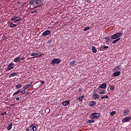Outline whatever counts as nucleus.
<instances>
[{"label": "nucleus", "instance_id": "nucleus-27", "mask_svg": "<svg viewBox=\"0 0 131 131\" xmlns=\"http://www.w3.org/2000/svg\"><path fill=\"white\" fill-rule=\"evenodd\" d=\"M35 1H36V0H31V1L30 2V3H29L30 5H31L32 6V5H33V4H34V3H35Z\"/></svg>", "mask_w": 131, "mask_h": 131}, {"label": "nucleus", "instance_id": "nucleus-32", "mask_svg": "<svg viewBox=\"0 0 131 131\" xmlns=\"http://www.w3.org/2000/svg\"><path fill=\"white\" fill-rule=\"evenodd\" d=\"M20 20H21V18H18L17 19H15L13 22L14 23H16V22H19V21H20Z\"/></svg>", "mask_w": 131, "mask_h": 131}, {"label": "nucleus", "instance_id": "nucleus-8", "mask_svg": "<svg viewBox=\"0 0 131 131\" xmlns=\"http://www.w3.org/2000/svg\"><path fill=\"white\" fill-rule=\"evenodd\" d=\"M36 126H38V125L37 124H36V125H34V124H32L30 127H32V128L31 129V130H33V131H35L36 130Z\"/></svg>", "mask_w": 131, "mask_h": 131}, {"label": "nucleus", "instance_id": "nucleus-33", "mask_svg": "<svg viewBox=\"0 0 131 131\" xmlns=\"http://www.w3.org/2000/svg\"><path fill=\"white\" fill-rule=\"evenodd\" d=\"M91 28L90 27H85L84 29L83 30V31H86V30H89Z\"/></svg>", "mask_w": 131, "mask_h": 131}, {"label": "nucleus", "instance_id": "nucleus-46", "mask_svg": "<svg viewBox=\"0 0 131 131\" xmlns=\"http://www.w3.org/2000/svg\"><path fill=\"white\" fill-rule=\"evenodd\" d=\"M16 92H17V94H19V93L21 92V90H17Z\"/></svg>", "mask_w": 131, "mask_h": 131}, {"label": "nucleus", "instance_id": "nucleus-21", "mask_svg": "<svg viewBox=\"0 0 131 131\" xmlns=\"http://www.w3.org/2000/svg\"><path fill=\"white\" fill-rule=\"evenodd\" d=\"M122 67V66H121V65H119L117 68H115L114 70H116V71L119 70V69H121Z\"/></svg>", "mask_w": 131, "mask_h": 131}, {"label": "nucleus", "instance_id": "nucleus-41", "mask_svg": "<svg viewBox=\"0 0 131 131\" xmlns=\"http://www.w3.org/2000/svg\"><path fill=\"white\" fill-rule=\"evenodd\" d=\"M6 114H7V112H4L2 113V115H3V116H4V115H6Z\"/></svg>", "mask_w": 131, "mask_h": 131}, {"label": "nucleus", "instance_id": "nucleus-24", "mask_svg": "<svg viewBox=\"0 0 131 131\" xmlns=\"http://www.w3.org/2000/svg\"><path fill=\"white\" fill-rule=\"evenodd\" d=\"M92 52L93 53H97V49H96V47H92Z\"/></svg>", "mask_w": 131, "mask_h": 131}, {"label": "nucleus", "instance_id": "nucleus-12", "mask_svg": "<svg viewBox=\"0 0 131 131\" xmlns=\"http://www.w3.org/2000/svg\"><path fill=\"white\" fill-rule=\"evenodd\" d=\"M120 73H121V72L120 71H117V72H114L113 75L114 76H118L119 75H120Z\"/></svg>", "mask_w": 131, "mask_h": 131}, {"label": "nucleus", "instance_id": "nucleus-39", "mask_svg": "<svg viewBox=\"0 0 131 131\" xmlns=\"http://www.w3.org/2000/svg\"><path fill=\"white\" fill-rule=\"evenodd\" d=\"M25 90L24 89V90L20 91V94H24V93H25Z\"/></svg>", "mask_w": 131, "mask_h": 131}, {"label": "nucleus", "instance_id": "nucleus-4", "mask_svg": "<svg viewBox=\"0 0 131 131\" xmlns=\"http://www.w3.org/2000/svg\"><path fill=\"white\" fill-rule=\"evenodd\" d=\"M31 56H35L33 58H37V57H41L42 54L41 53L33 52L31 54Z\"/></svg>", "mask_w": 131, "mask_h": 131}, {"label": "nucleus", "instance_id": "nucleus-11", "mask_svg": "<svg viewBox=\"0 0 131 131\" xmlns=\"http://www.w3.org/2000/svg\"><path fill=\"white\" fill-rule=\"evenodd\" d=\"M129 113H130V110H126L124 111L123 115H124V116H126V115H128V114H129Z\"/></svg>", "mask_w": 131, "mask_h": 131}, {"label": "nucleus", "instance_id": "nucleus-2", "mask_svg": "<svg viewBox=\"0 0 131 131\" xmlns=\"http://www.w3.org/2000/svg\"><path fill=\"white\" fill-rule=\"evenodd\" d=\"M100 116H101L100 113H93L90 115V118H91V119H98L99 118Z\"/></svg>", "mask_w": 131, "mask_h": 131}, {"label": "nucleus", "instance_id": "nucleus-42", "mask_svg": "<svg viewBox=\"0 0 131 131\" xmlns=\"http://www.w3.org/2000/svg\"><path fill=\"white\" fill-rule=\"evenodd\" d=\"M81 91H82V89H79L78 90V91L79 93H80V92H81Z\"/></svg>", "mask_w": 131, "mask_h": 131}, {"label": "nucleus", "instance_id": "nucleus-51", "mask_svg": "<svg viewBox=\"0 0 131 131\" xmlns=\"http://www.w3.org/2000/svg\"><path fill=\"white\" fill-rule=\"evenodd\" d=\"M20 60H25V58L22 57L21 58H20Z\"/></svg>", "mask_w": 131, "mask_h": 131}, {"label": "nucleus", "instance_id": "nucleus-5", "mask_svg": "<svg viewBox=\"0 0 131 131\" xmlns=\"http://www.w3.org/2000/svg\"><path fill=\"white\" fill-rule=\"evenodd\" d=\"M51 31L49 30H47L42 34V35H43V36H47L48 35H49Z\"/></svg>", "mask_w": 131, "mask_h": 131}, {"label": "nucleus", "instance_id": "nucleus-43", "mask_svg": "<svg viewBox=\"0 0 131 131\" xmlns=\"http://www.w3.org/2000/svg\"><path fill=\"white\" fill-rule=\"evenodd\" d=\"M28 85H29V88H30V86H32V82H31V84H28Z\"/></svg>", "mask_w": 131, "mask_h": 131}, {"label": "nucleus", "instance_id": "nucleus-47", "mask_svg": "<svg viewBox=\"0 0 131 131\" xmlns=\"http://www.w3.org/2000/svg\"><path fill=\"white\" fill-rule=\"evenodd\" d=\"M16 92H17V94H19V93L21 92V90H17Z\"/></svg>", "mask_w": 131, "mask_h": 131}, {"label": "nucleus", "instance_id": "nucleus-25", "mask_svg": "<svg viewBox=\"0 0 131 131\" xmlns=\"http://www.w3.org/2000/svg\"><path fill=\"white\" fill-rule=\"evenodd\" d=\"M13 17L11 18V21H14V20H16L18 18V17L16 15H13Z\"/></svg>", "mask_w": 131, "mask_h": 131}, {"label": "nucleus", "instance_id": "nucleus-10", "mask_svg": "<svg viewBox=\"0 0 131 131\" xmlns=\"http://www.w3.org/2000/svg\"><path fill=\"white\" fill-rule=\"evenodd\" d=\"M70 103V100H67V101H63L62 103V105H63V106H68Z\"/></svg>", "mask_w": 131, "mask_h": 131}, {"label": "nucleus", "instance_id": "nucleus-28", "mask_svg": "<svg viewBox=\"0 0 131 131\" xmlns=\"http://www.w3.org/2000/svg\"><path fill=\"white\" fill-rule=\"evenodd\" d=\"M115 114H116V111L112 112L110 113L111 116H113V115H115Z\"/></svg>", "mask_w": 131, "mask_h": 131}, {"label": "nucleus", "instance_id": "nucleus-48", "mask_svg": "<svg viewBox=\"0 0 131 131\" xmlns=\"http://www.w3.org/2000/svg\"><path fill=\"white\" fill-rule=\"evenodd\" d=\"M46 111H48V112H49V111H50V108H46Z\"/></svg>", "mask_w": 131, "mask_h": 131}, {"label": "nucleus", "instance_id": "nucleus-20", "mask_svg": "<svg viewBox=\"0 0 131 131\" xmlns=\"http://www.w3.org/2000/svg\"><path fill=\"white\" fill-rule=\"evenodd\" d=\"M17 26V25L13 24L12 23H10V27H11L12 28H14V27H16Z\"/></svg>", "mask_w": 131, "mask_h": 131}, {"label": "nucleus", "instance_id": "nucleus-6", "mask_svg": "<svg viewBox=\"0 0 131 131\" xmlns=\"http://www.w3.org/2000/svg\"><path fill=\"white\" fill-rule=\"evenodd\" d=\"M12 65H14V63H10L8 66V68L6 70V71H10V70H12V69H14V67L12 66Z\"/></svg>", "mask_w": 131, "mask_h": 131}, {"label": "nucleus", "instance_id": "nucleus-19", "mask_svg": "<svg viewBox=\"0 0 131 131\" xmlns=\"http://www.w3.org/2000/svg\"><path fill=\"white\" fill-rule=\"evenodd\" d=\"M16 75H18V74H17V73H13L9 75V77H10V78L13 77V76H16Z\"/></svg>", "mask_w": 131, "mask_h": 131}, {"label": "nucleus", "instance_id": "nucleus-17", "mask_svg": "<svg viewBox=\"0 0 131 131\" xmlns=\"http://www.w3.org/2000/svg\"><path fill=\"white\" fill-rule=\"evenodd\" d=\"M99 96L98 94H95L93 95V99H94L95 100H96V99H100V98H99Z\"/></svg>", "mask_w": 131, "mask_h": 131}, {"label": "nucleus", "instance_id": "nucleus-22", "mask_svg": "<svg viewBox=\"0 0 131 131\" xmlns=\"http://www.w3.org/2000/svg\"><path fill=\"white\" fill-rule=\"evenodd\" d=\"M83 98H84V95H82L80 97H79L78 100H79V102H82V99H83Z\"/></svg>", "mask_w": 131, "mask_h": 131}, {"label": "nucleus", "instance_id": "nucleus-23", "mask_svg": "<svg viewBox=\"0 0 131 131\" xmlns=\"http://www.w3.org/2000/svg\"><path fill=\"white\" fill-rule=\"evenodd\" d=\"M116 40H114L112 42V43L114 44V43H116V42H117V41H118L119 40H120V39H121V38H118V39H115Z\"/></svg>", "mask_w": 131, "mask_h": 131}, {"label": "nucleus", "instance_id": "nucleus-29", "mask_svg": "<svg viewBox=\"0 0 131 131\" xmlns=\"http://www.w3.org/2000/svg\"><path fill=\"white\" fill-rule=\"evenodd\" d=\"M106 94V91H103L99 93V95H105Z\"/></svg>", "mask_w": 131, "mask_h": 131}, {"label": "nucleus", "instance_id": "nucleus-31", "mask_svg": "<svg viewBox=\"0 0 131 131\" xmlns=\"http://www.w3.org/2000/svg\"><path fill=\"white\" fill-rule=\"evenodd\" d=\"M107 49H109V47H108V46H104L103 49V50H102V51H105V50H107Z\"/></svg>", "mask_w": 131, "mask_h": 131}, {"label": "nucleus", "instance_id": "nucleus-52", "mask_svg": "<svg viewBox=\"0 0 131 131\" xmlns=\"http://www.w3.org/2000/svg\"><path fill=\"white\" fill-rule=\"evenodd\" d=\"M39 6H40V5H39V6H38L35 7L34 8V9H36V8H38V7H39Z\"/></svg>", "mask_w": 131, "mask_h": 131}, {"label": "nucleus", "instance_id": "nucleus-38", "mask_svg": "<svg viewBox=\"0 0 131 131\" xmlns=\"http://www.w3.org/2000/svg\"><path fill=\"white\" fill-rule=\"evenodd\" d=\"M110 90L111 91H113V90H114V86H111Z\"/></svg>", "mask_w": 131, "mask_h": 131}, {"label": "nucleus", "instance_id": "nucleus-50", "mask_svg": "<svg viewBox=\"0 0 131 131\" xmlns=\"http://www.w3.org/2000/svg\"><path fill=\"white\" fill-rule=\"evenodd\" d=\"M41 84H43V83H45V81H41Z\"/></svg>", "mask_w": 131, "mask_h": 131}, {"label": "nucleus", "instance_id": "nucleus-13", "mask_svg": "<svg viewBox=\"0 0 131 131\" xmlns=\"http://www.w3.org/2000/svg\"><path fill=\"white\" fill-rule=\"evenodd\" d=\"M99 88H100V89H106L107 88V84L102 83Z\"/></svg>", "mask_w": 131, "mask_h": 131}, {"label": "nucleus", "instance_id": "nucleus-26", "mask_svg": "<svg viewBox=\"0 0 131 131\" xmlns=\"http://www.w3.org/2000/svg\"><path fill=\"white\" fill-rule=\"evenodd\" d=\"M87 122L88 123H94L95 122V120H93V119H90Z\"/></svg>", "mask_w": 131, "mask_h": 131}, {"label": "nucleus", "instance_id": "nucleus-18", "mask_svg": "<svg viewBox=\"0 0 131 131\" xmlns=\"http://www.w3.org/2000/svg\"><path fill=\"white\" fill-rule=\"evenodd\" d=\"M42 2V0H36L35 4L36 5H40V4H41Z\"/></svg>", "mask_w": 131, "mask_h": 131}, {"label": "nucleus", "instance_id": "nucleus-36", "mask_svg": "<svg viewBox=\"0 0 131 131\" xmlns=\"http://www.w3.org/2000/svg\"><path fill=\"white\" fill-rule=\"evenodd\" d=\"M53 42V40L51 39L48 41L47 43H52Z\"/></svg>", "mask_w": 131, "mask_h": 131}, {"label": "nucleus", "instance_id": "nucleus-16", "mask_svg": "<svg viewBox=\"0 0 131 131\" xmlns=\"http://www.w3.org/2000/svg\"><path fill=\"white\" fill-rule=\"evenodd\" d=\"M20 60H21V58H20L19 57H16L14 59V62H15V63H17V62H19L20 61Z\"/></svg>", "mask_w": 131, "mask_h": 131}, {"label": "nucleus", "instance_id": "nucleus-40", "mask_svg": "<svg viewBox=\"0 0 131 131\" xmlns=\"http://www.w3.org/2000/svg\"><path fill=\"white\" fill-rule=\"evenodd\" d=\"M7 39H8V37L4 36L3 38V40H7Z\"/></svg>", "mask_w": 131, "mask_h": 131}, {"label": "nucleus", "instance_id": "nucleus-35", "mask_svg": "<svg viewBox=\"0 0 131 131\" xmlns=\"http://www.w3.org/2000/svg\"><path fill=\"white\" fill-rule=\"evenodd\" d=\"M28 88H29V85L28 84L27 85L25 86L23 88V89H24V90H26L27 89H28Z\"/></svg>", "mask_w": 131, "mask_h": 131}, {"label": "nucleus", "instance_id": "nucleus-7", "mask_svg": "<svg viewBox=\"0 0 131 131\" xmlns=\"http://www.w3.org/2000/svg\"><path fill=\"white\" fill-rule=\"evenodd\" d=\"M131 119V117H125L122 120V122H128Z\"/></svg>", "mask_w": 131, "mask_h": 131}, {"label": "nucleus", "instance_id": "nucleus-14", "mask_svg": "<svg viewBox=\"0 0 131 131\" xmlns=\"http://www.w3.org/2000/svg\"><path fill=\"white\" fill-rule=\"evenodd\" d=\"M13 126V123H10L8 126L7 127V130H11Z\"/></svg>", "mask_w": 131, "mask_h": 131}, {"label": "nucleus", "instance_id": "nucleus-9", "mask_svg": "<svg viewBox=\"0 0 131 131\" xmlns=\"http://www.w3.org/2000/svg\"><path fill=\"white\" fill-rule=\"evenodd\" d=\"M96 104H97V102H96V101H91L89 102V105L90 107H94V106H95Z\"/></svg>", "mask_w": 131, "mask_h": 131}, {"label": "nucleus", "instance_id": "nucleus-56", "mask_svg": "<svg viewBox=\"0 0 131 131\" xmlns=\"http://www.w3.org/2000/svg\"><path fill=\"white\" fill-rule=\"evenodd\" d=\"M17 4H20V2H17Z\"/></svg>", "mask_w": 131, "mask_h": 131}, {"label": "nucleus", "instance_id": "nucleus-44", "mask_svg": "<svg viewBox=\"0 0 131 131\" xmlns=\"http://www.w3.org/2000/svg\"><path fill=\"white\" fill-rule=\"evenodd\" d=\"M16 92H17V94H19V93L21 92V90H17Z\"/></svg>", "mask_w": 131, "mask_h": 131}, {"label": "nucleus", "instance_id": "nucleus-55", "mask_svg": "<svg viewBox=\"0 0 131 131\" xmlns=\"http://www.w3.org/2000/svg\"><path fill=\"white\" fill-rule=\"evenodd\" d=\"M28 94H29V92H27L26 95H27Z\"/></svg>", "mask_w": 131, "mask_h": 131}, {"label": "nucleus", "instance_id": "nucleus-53", "mask_svg": "<svg viewBox=\"0 0 131 131\" xmlns=\"http://www.w3.org/2000/svg\"><path fill=\"white\" fill-rule=\"evenodd\" d=\"M26 131H29V128H27V129H26Z\"/></svg>", "mask_w": 131, "mask_h": 131}, {"label": "nucleus", "instance_id": "nucleus-30", "mask_svg": "<svg viewBox=\"0 0 131 131\" xmlns=\"http://www.w3.org/2000/svg\"><path fill=\"white\" fill-rule=\"evenodd\" d=\"M102 99H108V96L104 95L103 97H101Z\"/></svg>", "mask_w": 131, "mask_h": 131}, {"label": "nucleus", "instance_id": "nucleus-45", "mask_svg": "<svg viewBox=\"0 0 131 131\" xmlns=\"http://www.w3.org/2000/svg\"><path fill=\"white\" fill-rule=\"evenodd\" d=\"M16 92H17V94H19V93L21 92V90H17Z\"/></svg>", "mask_w": 131, "mask_h": 131}, {"label": "nucleus", "instance_id": "nucleus-34", "mask_svg": "<svg viewBox=\"0 0 131 131\" xmlns=\"http://www.w3.org/2000/svg\"><path fill=\"white\" fill-rule=\"evenodd\" d=\"M74 64H75V61H72L70 63V66H72V65H74Z\"/></svg>", "mask_w": 131, "mask_h": 131}, {"label": "nucleus", "instance_id": "nucleus-49", "mask_svg": "<svg viewBox=\"0 0 131 131\" xmlns=\"http://www.w3.org/2000/svg\"><path fill=\"white\" fill-rule=\"evenodd\" d=\"M15 100H16V101H19V97H16Z\"/></svg>", "mask_w": 131, "mask_h": 131}, {"label": "nucleus", "instance_id": "nucleus-3", "mask_svg": "<svg viewBox=\"0 0 131 131\" xmlns=\"http://www.w3.org/2000/svg\"><path fill=\"white\" fill-rule=\"evenodd\" d=\"M60 63H61V59L59 58H55L52 60L50 64L51 65L54 66L55 64H60Z\"/></svg>", "mask_w": 131, "mask_h": 131}, {"label": "nucleus", "instance_id": "nucleus-54", "mask_svg": "<svg viewBox=\"0 0 131 131\" xmlns=\"http://www.w3.org/2000/svg\"><path fill=\"white\" fill-rule=\"evenodd\" d=\"M34 13H37V11H36V10H34Z\"/></svg>", "mask_w": 131, "mask_h": 131}, {"label": "nucleus", "instance_id": "nucleus-15", "mask_svg": "<svg viewBox=\"0 0 131 131\" xmlns=\"http://www.w3.org/2000/svg\"><path fill=\"white\" fill-rule=\"evenodd\" d=\"M21 88H22V84H16L15 85L16 90H19V89H21Z\"/></svg>", "mask_w": 131, "mask_h": 131}, {"label": "nucleus", "instance_id": "nucleus-37", "mask_svg": "<svg viewBox=\"0 0 131 131\" xmlns=\"http://www.w3.org/2000/svg\"><path fill=\"white\" fill-rule=\"evenodd\" d=\"M17 95H18V92L16 91L13 94V96L14 97V96H17Z\"/></svg>", "mask_w": 131, "mask_h": 131}, {"label": "nucleus", "instance_id": "nucleus-1", "mask_svg": "<svg viewBox=\"0 0 131 131\" xmlns=\"http://www.w3.org/2000/svg\"><path fill=\"white\" fill-rule=\"evenodd\" d=\"M123 34V30L121 31L120 32H118L117 33H115L113 34L111 36L112 39H117L118 38H119L120 36H122Z\"/></svg>", "mask_w": 131, "mask_h": 131}]
</instances>
